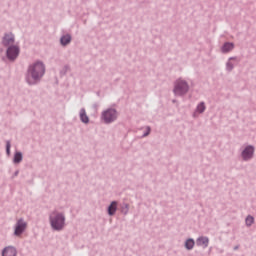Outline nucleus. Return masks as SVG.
I'll return each instance as SVG.
<instances>
[{"mask_svg": "<svg viewBox=\"0 0 256 256\" xmlns=\"http://www.w3.org/2000/svg\"><path fill=\"white\" fill-rule=\"evenodd\" d=\"M117 211V202L113 201L110 206L108 207V214L109 215H115V212Z\"/></svg>", "mask_w": 256, "mask_h": 256, "instance_id": "f8f14e48", "label": "nucleus"}, {"mask_svg": "<svg viewBox=\"0 0 256 256\" xmlns=\"http://www.w3.org/2000/svg\"><path fill=\"white\" fill-rule=\"evenodd\" d=\"M186 249H193L195 247V241L193 239H188L185 243Z\"/></svg>", "mask_w": 256, "mask_h": 256, "instance_id": "2eb2a0df", "label": "nucleus"}, {"mask_svg": "<svg viewBox=\"0 0 256 256\" xmlns=\"http://www.w3.org/2000/svg\"><path fill=\"white\" fill-rule=\"evenodd\" d=\"M2 256H17V250L11 246L6 247L2 252Z\"/></svg>", "mask_w": 256, "mask_h": 256, "instance_id": "1a4fd4ad", "label": "nucleus"}, {"mask_svg": "<svg viewBox=\"0 0 256 256\" xmlns=\"http://www.w3.org/2000/svg\"><path fill=\"white\" fill-rule=\"evenodd\" d=\"M61 43L62 45H69V43H71V36L70 35L63 36L61 38Z\"/></svg>", "mask_w": 256, "mask_h": 256, "instance_id": "4468645a", "label": "nucleus"}, {"mask_svg": "<svg viewBox=\"0 0 256 256\" xmlns=\"http://www.w3.org/2000/svg\"><path fill=\"white\" fill-rule=\"evenodd\" d=\"M50 223L56 231H61L65 227V216L59 212H53L50 215Z\"/></svg>", "mask_w": 256, "mask_h": 256, "instance_id": "f03ea898", "label": "nucleus"}, {"mask_svg": "<svg viewBox=\"0 0 256 256\" xmlns=\"http://www.w3.org/2000/svg\"><path fill=\"white\" fill-rule=\"evenodd\" d=\"M115 119H117V111L115 109H108L102 113L104 123H113Z\"/></svg>", "mask_w": 256, "mask_h": 256, "instance_id": "20e7f679", "label": "nucleus"}, {"mask_svg": "<svg viewBox=\"0 0 256 256\" xmlns=\"http://www.w3.org/2000/svg\"><path fill=\"white\" fill-rule=\"evenodd\" d=\"M233 43H225L222 47V53H229V51H233Z\"/></svg>", "mask_w": 256, "mask_h": 256, "instance_id": "9b49d317", "label": "nucleus"}, {"mask_svg": "<svg viewBox=\"0 0 256 256\" xmlns=\"http://www.w3.org/2000/svg\"><path fill=\"white\" fill-rule=\"evenodd\" d=\"M203 111H205V103H200L197 106V113H203Z\"/></svg>", "mask_w": 256, "mask_h": 256, "instance_id": "a211bd4d", "label": "nucleus"}, {"mask_svg": "<svg viewBox=\"0 0 256 256\" xmlns=\"http://www.w3.org/2000/svg\"><path fill=\"white\" fill-rule=\"evenodd\" d=\"M43 75H45V66L41 62L31 64L26 77L27 83H29V85H35Z\"/></svg>", "mask_w": 256, "mask_h": 256, "instance_id": "f257e3e1", "label": "nucleus"}, {"mask_svg": "<svg viewBox=\"0 0 256 256\" xmlns=\"http://www.w3.org/2000/svg\"><path fill=\"white\" fill-rule=\"evenodd\" d=\"M255 149L253 148V146H248L244 149V151L242 152V157L244 161H248V159H251L253 157V153H254Z\"/></svg>", "mask_w": 256, "mask_h": 256, "instance_id": "0eeeda50", "label": "nucleus"}, {"mask_svg": "<svg viewBox=\"0 0 256 256\" xmlns=\"http://www.w3.org/2000/svg\"><path fill=\"white\" fill-rule=\"evenodd\" d=\"M80 119H81L82 123H89V117L85 113V110L80 111Z\"/></svg>", "mask_w": 256, "mask_h": 256, "instance_id": "ddd939ff", "label": "nucleus"}, {"mask_svg": "<svg viewBox=\"0 0 256 256\" xmlns=\"http://www.w3.org/2000/svg\"><path fill=\"white\" fill-rule=\"evenodd\" d=\"M196 244H197L199 247H204V249H205V248L209 247V238H208V237H205V236L199 237V238L196 240Z\"/></svg>", "mask_w": 256, "mask_h": 256, "instance_id": "6e6552de", "label": "nucleus"}, {"mask_svg": "<svg viewBox=\"0 0 256 256\" xmlns=\"http://www.w3.org/2000/svg\"><path fill=\"white\" fill-rule=\"evenodd\" d=\"M187 91H189V86L187 85V82L183 80H177L174 87L175 95H185Z\"/></svg>", "mask_w": 256, "mask_h": 256, "instance_id": "7ed1b4c3", "label": "nucleus"}, {"mask_svg": "<svg viewBox=\"0 0 256 256\" xmlns=\"http://www.w3.org/2000/svg\"><path fill=\"white\" fill-rule=\"evenodd\" d=\"M19 55V47L17 46H11L7 50V57L8 59H17V56Z\"/></svg>", "mask_w": 256, "mask_h": 256, "instance_id": "39448f33", "label": "nucleus"}, {"mask_svg": "<svg viewBox=\"0 0 256 256\" xmlns=\"http://www.w3.org/2000/svg\"><path fill=\"white\" fill-rule=\"evenodd\" d=\"M22 160L23 155L21 154V152L16 153L14 156V163H21Z\"/></svg>", "mask_w": 256, "mask_h": 256, "instance_id": "dca6fc26", "label": "nucleus"}, {"mask_svg": "<svg viewBox=\"0 0 256 256\" xmlns=\"http://www.w3.org/2000/svg\"><path fill=\"white\" fill-rule=\"evenodd\" d=\"M25 229H27V223H25V221L23 220H18L14 235H17V236L21 235V233H23Z\"/></svg>", "mask_w": 256, "mask_h": 256, "instance_id": "423d86ee", "label": "nucleus"}, {"mask_svg": "<svg viewBox=\"0 0 256 256\" xmlns=\"http://www.w3.org/2000/svg\"><path fill=\"white\" fill-rule=\"evenodd\" d=\"M15 41L13 34H6L3 39L4 45H11Z\"/></svg>", "mask_w": 256, "mask_h": 256, "instance_id": "9d476101", "label": "nucleus"}, {"mask_svg": "<svg viewBox=\"0 0 256 256\" xmlns=\"http://www.w3.org/2000/svg\"><path fill=\"white\" fill-rule=\"evenodd\" d=\"M233 59H230L229 62L227 63V69L228 71H231L233 69Z\"/></svg>", "mask_w": 256, "mask_h": 256, "instance_id": "6ab92c4d", "label": "nucleus"}, {"mask_svg": "<svg viewBox=\"0 0 256 256\" xmlns=\"http://www.w3.org/2000/svg\"><path fill=\"white\" fill-rule=\"evenodd\" d=\"M6 151H7V154L9 155L10 151H11V142H7L6 144Z\"/></svg>", "mask_w": 256, "mask_h": 256, "instance_id": "aec40b11", "label": "nucleus"}, {"mask_svg": "<svg viewBox=\"0 0 256 256\" xmlns=\"http://www.w3.org/2000/svg\"><path fill=\"white\" fill-rule=\"evenodd\" d=\"M254 221H255V219L253 218V216H248V217L246 218V225H247L248 227H250V225H253Z\"/></svg>", "mask_w": 256, "mask_h": 256, "instance_id": "f3484780", "label": "nucleus"}]
</instances>
